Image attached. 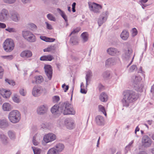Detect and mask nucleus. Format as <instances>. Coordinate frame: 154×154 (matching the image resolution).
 Wrapping results in <instances>:
<instances>
[{
  "label": "nucleus",
  "mask_w": 154,
  "mask_h": 154,
  "mask_svg": "<svg viewBox=\"0 0 154 154\" xmlns=\"http://www.w3.org/2000/svg\"><path fill=\"white\" fill-rule=\"evenodd\" d=\"M51 112L54 115L60 113H63L64 115H74L75 113V112L71 107L70 104L67 101L60 103L59 106L55 105L51 108Z\"/></svg>",
  "instance_id": "1"
},
{
  "label": "nucleus",
  "mask_w": 154,
  "mask_h": 154,
  "mask_svg": "<svg viewBox=\"0 0 154 154\" xmlns=\"http://www.w3.org/2000/svg\"><path fill=\"white\" fill-rule=\"evenodd\" d=\"M123 97L121 102L124 106L128 107L130 103L137 100L138 98L137 93L132 90H127L124 91Z\"/></svg>",
  "instance_id": "2"
},
{
  "label": "nucleus",
  "mask_w": 154,
  "mask_h": 154,
  "mask_svg": "<svg viewBox=\"0 0 154 154\" xmlns=\"http://www.w3.org/2000/svg\"><path fill=\"white\" fill-rule=\"evenodd\" d=\"M8 118L9 120L13 123H16L19 122L21 119V114L18 110H13L9 112Z\"/></svg>",
  "instance_id": "3"
},
{
  "label": "nucleus",
  "mask_w": 154,
  "mask_h": 154,
  "mask_svg": "<svg viewBox=\"0 0 154 154\" xmlns=\"http://www.w3.org/2000/svg\"><path fill=\"white\" fill-rule=\"evenodd\" d=\"M4 50L7 52L11 51L14 49V44L13 40L11 39H7L3 44Z\"/></svg>",
  "instance_id": "4"
},
{
  "label": "nucleus",
  "mask_w": 154,
  "mask_h": 154,
  "mask_svg": "<svg viewBox=\"0 0 154 154\" xmlns=\"http://www.w3.org/2000/svg\"><path fill=\"white\" fill-rule=\"evenodd\" d=\"M23 37L30 42H33L36 41L35 37L32 32L29 31L24 30L22 31Z\"/></svg>",
  "instance_id": "5"
},
{
  "label": "nucleus",
  "mask_w": 154,
  "mask_h": 154,
  "mask_svg": "<svg viewBox=\"0 0 154 154\" xmlns=\"http://www.w3.org/2000/svg\"><path fill=\"white\" fill-rule=\"evenodd\" d=\"M48 109V106L47 104H44L38 107L36 109V112L38 115H43L47 113Z\"/></svg>",
  "instance_id": "6"
},
{
  "label": "nucleus",
  "mask_w": 154,
  "mask_h": 154,
  "mask_svg": "<svg viewBox=\"0 0 154 154\" xmlns=\"http://www.w3.org/2000/svg\"><path fill=\"white\" fill-rule=\"evenodd\" d=\"M152 142L151 138L146 135L143 136L142 138V144L145 148H148L150 146Z\"/></svg>",
  "instance_id": "7"
},
{
  "label": "nucleus",
  "mask_w": 154,
  "mask_h": 154,
  "mask_svg": "<svg viewBox=\"0 0 154 154\" xmlns=\"http://www.w3.org/2000/svg\"><path fill=\"white\" fill-rule=\"evenodd\" d=\"M88 4L91 11L97 14L100 12V10L102 8L101 5L94 2L91 3H88Z\"/></svg>",
  "instance_id": "8"
},
{
  "label": "nucleus",
  "mask_w": 154,
  "mask_h": 154,
  "mask_svg": "<svg viewBox=\"0 0 154 154\" xmlns=\"http://www.w3.org/2000/svg\"><path fill=\"white\" fill-rule=\"evenodd\" d=\"M9 13L8 10L5 8L3 9L0 13V21L5 22L8 19Z\"/></svg>",
  "instance_id": "9"
},
{
  "label": "nucleus",
  "mask_w": 154,
  "mask_h": 154,
  "mask_svg": "<svg viewBox=\"0 0 154 154\" xmlns=\"http://www.w3.org/2000/svg\"><path fill=\"white\" fill-rule=\"evenodd\" d=\"M44 68L45 74L48 77V79L51 80L52 76V69L51 66L49 65H45Z\"/></svg>",
  "instance_id": "10"
},
{
  "label": "nucleus",
  "mask_w": 154,
  "mask_h": 154,
  "mask_svg": "<svg viewBox=\"0 0 154 154\" xmlns=\"http://www.w3.org/2000/svg\"><path fill=\"white\" fill-rule=\"evenodd\" d=\"M56 139L55 134L53 133H49L44 136L43 140L46 143H48Z\"/></svg>",
  "instance_id": "11"
},
{
  "label": "nucleus",
  "mask_w": 154,
  "mask_h": 154,
  "mask_svg": "<svg viewBox=\"0 0 154 154\" xmlns=\"http://www.w3.org/2000/svg\"><path fill=\"white\" fill-rule=\"evenodd\" d=\"M43 89L40 86H35L33 88L32 94L35 97L39 96L43 92Z\"/></svg>",
  "instance_id": "12"
},
{
  "label": "nucleus",
  "mask_w": 154,
  "mask_h": 154,
  "mask_svg": "<svg viewBox=\"0 0 154 154\" xmlns=\"http://www.w3.org/2000/svg\"><path fill=\"white\" fill-rule=\"evenodd\" d=\"M108 14V12L106 11L102 12L100 15L98 20V23L99 26H101L106 21L107 18V15Z\"/></svg>",
  "instance_id": "13"
},
{
  "label": "nucleus",
  "mask_w": 154,
  "mask_h": 154,
  "mask_svg": "<svg viewBox=\"0 0 154 154\" xmlns=\"http://www.w3.org/2000/svg\"><path fill=\"white\" fill-rule=\"evenodd\" d=\"M107 53L112 56L118 55L120 54V51L117 49L111 47L108 48L106 51Z\"/></svg>",
  "instance_id": "14"
},
{
  "label": "nucleus",
  "mask_w": 154,
  "mask_h": 154,
  "mask_svg": "<svg viewBox=\"0 0 154 154\" xmlns=\"http://www.w3.org/2000/svg\"><path fill=\"white\" fill-rule=\"evenodd\" d=\"M32 55V52L29 50H26L22 51L20 54V56L23 58H28Z\"/></svg>",
  "instance_id": "15"
},
{
  "label": "nucleus",
  "mask_w": 154,
  "mask_h": 154,
  "mask_svg": "<svg viewBox=\"0 0 154 154\" xmlns=\"http://www.w3.org/2000/svg\"><path fill=\"white\" fill-rule=\"evenodd\" d=\"M65 124L66 128L69 129H73L74 127L73 121L71 119H66L65 120Z\"/></svg>",
  "instance_id": "16"
},
{
  "label": "nucleus",
  "mask_w": 154,
  "mask_h": 154,
  "mask_svg": "<svg viewBox=\"0 0 154 154\" xmlns=\"http://www.w3.org/2000/svg\"><path fill=\"white\" fill-rule=\"evenodd\" d=\"M11 94L10 90H6L5 89H0V94L4 98H9Z\"/></svg>",
  "instance_id": "17"
},
{
  "label": "nucleus",
  "mask_w": 154,
  "mask_h": 154,
  "mask_svg": "<svg viewBox=\"0 0 154 154\" xmlns=\"http://www.w3.org/2000/svg\"><path fill=\"white\" fill-rule=\"evenodd\" d=\"M95 122L99 126H103L105 124L103 117L100 116H98L95 118Z\"/></svg>",
  "instance_id": "18"
},
{
  "label": "nucleus",
  "mask_w": 154,
  "mask_h": 154,
  "mask_svg": "<svg viewBox=\"0 0 154 154\" xmlns=\"http://www.w3.org/2000/svg\"><path fill=\"white\" fill-rule=\"evenodd\" d=\"M52 148L55 149L57 151V152L60 154L63 150L64 148V146L62 143H59L57 144Z\"/></svg>",
  "instance_id": "19"
},
{
  "label": "nucleus",
  "mask_w": 154,
  "mask_h": 154,
  "mask_svg": "<svg viewBox=\"0 0 154 154\" xmlns=\"http://www.w3.org/2000/svg\"><path fill=\"white\" fill-rule=\"evenodd\" d=\"M142 80L141 77L133 75L131 78V81L133 82V85L138 84Z\"/></svg>",
  "instance_id": "20"
},
{
  "label": "nucleus",
  "mask_w": 154,
  "mask_h": 154,
  "mask_svg": "<svg viewBox=\"0 0 154 154\" xmlns=\"http://www.w3.org/2000/svg\"><path fill=\"white\" fill-rule=\"evenodd\" d=\"M2 109L4 111H9L12 109L11 104L8 103H5L2 105Z\"/></svg>",
  "instance_id": "21"
},
{
  "label": "nucleus",
  "mask_w": 154,
  "mask_h": 154,
  "mask_svg": "<svg viewBox=\"0 0 154 154\" xmlns=\"http://www.w3.org/2000/svg\"><path fill=\"white\" fill-rule=\"evenodd\" d=\"M129 36V32L126 30H123L121 33L120 37L122 39L126 40Z\"/></svg>",
  "instance_id": "22"
},
{
  "label": "nucleus",
  "mask_w": 154,
  "mask_h": 154,
  "mask_svg": "<svg viewBox=\"0 0 154 154\" xmlns=\"http://www.w3.org/2000/svg\"><path fill=\"white\" fill-rule=\"evenodd\" d=\"M8 126V121L5 119H0V128H4Z\"/></svg>",
  "instance_id": "23"
},
{
  "label": "nucleus",
  "mask_w": 154,
  "mask_h": 154,
  "mask_svg": "<svg viewBox=\"0 0 154 154\" xmlns=\"http://www.w3.org/2000/svg\"><path fill=\"white\" fill-rule=\"evenodd\" d=\"M132 50L131 49H129L127 51H125L123 55V57L126 60H128L132 54Z\"/></svg>",
  "instance_id": "24"
},
{
  "label": "nucleus",
  "mask_w": 154,
  "mask_h": 154,
  "mask_svg": "<svg viewBox=\"0 0 154 154\" xmlns=\"http://www.w3.org/2000/svg\"><path fill=\"white\" fill-rule=\"evenodd\" d=\"M99 99L102 102H106L108 100V96L105 93L102 92L100 96Z\"/></svg>",
  "instance_id": "25"
},
{
  "label": "nucleus",
  "mask_w": 154,
  "mask_h": 154,
  "mask_svg": "<svg viewBox=\"0 0 154 154\" xmlns=\"http://www.w3.org/2000/svg\"><path fill=\"white\" fill-rule=\"evenodd\" d=\"M11 18L12 20L15 22L18 21L20 19L19 15L17 13L13 14L11 15Z\"/></svg>",
  "instance_id": "26"
},
{
  "label": "nucleus",
  "mask_w": 154,
  "mask_h": 154,
  "mask_svg": "<svg viewBox=\"0 0 154 154\" xmlns=\"http://www.w3.org/2000/svg\"><path fill=\"white\" fill-rule=\"evenodd\" d=\"M116 63V60L113 58H109L106 60L105 62L106 66L113 65Z\"/></svg>",
  "instance_id": "27"
},
{
  "label": "nucleus",
  "mask_w": 154,
  "mask_h": 154,
  "mask_svg": "<svg viewBox=\"0 0 154 154\" xmlns=\"http://www.w3.org/2000/svg\"><path fill=\"white\" fill-rule=\"evenodd\" d=\"M57 11L62 17L64 19L65 21L66 22H67L68 21L67 16L65 14L64 12L59 8L57 9Z\"/></svg>",
  "instance_id": "28"
},
{
  "label": "nucleus",
  "mask_w": 154,
  "mask_h": 154,
  "mask_svg": "<svg viewBox=\"0 0 154 154\" xmlns=\"http://www.w3.org/2000/svg\"><path fill=\"white\" fill-rule=\"evenodd\" d=\"M40 38L41 40L47 42H52L54 41L55 40V38H51L45 36H40Z\"/></svg>",
  "instance_id": "29"
},
{
  "label": "nucleus",
  "mask_w": 154,
  "mask_h": 154,
  "mask_svg": "<svg viewBox=\"0 0 154 154\" xmlns=\"http://www.w3.org/2000/svg\"><path fill=\"white\" fill-rule=\"evenodd\" d=\"M135 89L137 91L140 92L142 91L143 88V85L140 83L138 84H136L134 85Z\"/></svg>",
  "instance_id": "30"
},
{
  "label": "nucleus",
  "mask_w": 154,
  "mask_h": 154,
  "mask_svg": "<svg viewBox=\"0 0 154 154\" xmlns=\"http://www.w3.org/2000/svg\"><path fill=\"white\" fill-rule=\"evenodd\" d=\"M70 43L72 45H75L78 44V39L76 36H72L70 38Z\"/></svg>",
  "instance_id": "31"
},
{
  "label": "nucleus",
  "mask_w": 154,
  "mask_h": 154,
  "mask_svg": "<svg viewBox=\"0 0 154 154\" xmlns=\"http://www.w3.org/2000/svg\"><path fill=\"white\" fill-rule=\"evenodd\" d=\"M0 138L1 141L5 144H6L8 143L7 138V137L3 134L0 135Z\"/></svg>",
  "instance_id": "32"
},
{
  "label": "nucleus",
  "mask_w": 154,
  "mask_h": 154,
  "mask_svg": "<svg viewBox=\"0 0 154 154\" xmlns=\"http://www.w3.org/2000/svg\"><path fill=\"white\" fill-rule=\"evenodd\" d=\"M13 101L15 103H19L20 102V97L19 95L14 94L12 97Z\"/></svg>",
  "instance_id": "33"
},
{
  "label": "nucleus",
  "mask_w": 154,
  "mask_h": 154,
  "mask_svg": "<svg viewBox=\"0 0 154 154\" xmlns=\"http://www.w3.org/2000/svg\"><path fill=\"white\" fill-rule=\"evenodd\" d=\"M92 76V72L90 71H88L86 74V86L88 85V82Z\"/></svg>",
  "instance_id": "34"
},
{
  "label": "nucleus",
  "mask_w": 154,
  "mask_h": 154,
  "mask_svg": "<svg viewBox=\"0 0 154 154\" xmlns=\"http://www.w3.org/2000/svg\"><path fill=\"white\" fill-rule=\"evenodd\" d=\"M55 49L56 47L54 45H51L48 47L44 49V52H49L52 51L54 50Z\"/></svg>",
  "instance_id": "35"
},
{
  "label": "nucleus",
  "mask_w": 154,
  "mask_h": 154,
  "mask_svg": "<svg viewBox=\"0 0 154 154\" xmlns=\"http://www.w3.org/2000/svg\"><path fill=\"white\" fill-rule=\"evenodd\" d=\"M35 82L37 84H40L43 80L42 77V76L39 75L35 77Z\"/></svg>",
  "instance_id": "36"
},
{
  "label": "nucleus",
  "mask_w": 154,
  "mask_h": 154,
  "mask_svg": "<svg viewBox=\"0 0 154 154\" xmlns=\"http://www.w3.org/2000/svg\"><path fill=\"white\" fill-rule=\"evenodd\" d=\"M8 135L11 139H14L15 137V133L13 131H9L8 132Z\"/></svg>",
  "instance_id": "37"
},
{
  "label": "nucleus",
  "mask_w": 154,
  "mask_h": 154,
  "mask_svg": "<svg viewBox=\"0 0 154 154\" xmlns=\"http://www.w3.org/2000/svg\"><path fill=\"white\" fill-rule=\"evenodd\" d=\"M110 72L109 71H106L103 72L102 76L104 79H108L110 77Z\"/></svg>",
  "instance_id": "38"
},
{
  "label": "nucleus",
  "mask_w": 154,
  "mask_h": 154,
  "mask_svg": "<svg viewBox=\"0 0 154 154\" xmlns=\"http://www.w3.org/2000/svg\"><path fill=\"white\" fill-rule=\"evenodd\" d=\"M47 154H59L55 149L52 148L50 149L48 151Z\"/></svg>",
  "instance_id": "39"
},
{
  "label": "nucleus",
  "mask_w": 154,
  "mask_h": 154,
  "mask_svg": "<svg viewBox=\"0 0 154 154\" xmlns=\"http://www.w3.org/2000/svg\"><path fill=\"white\" fill-rule=\"evenodd\" d=\"M98 108L99 111L103 112V113L104 114L105 116H106V113L104 107L102 105H100L98 106Z\"/></svg>",
  "instance_id": "40"
},
{
  "label": "nucleus",
  "mask_w": 154,
  "mask_h": 154,
  "mask_svg": "<svg viewBox=\"0 0 154 154\" xmlns=\"http://www.w3.org/2000/svg\"><path fill=\"white\" fill-rule=\"evenodd\" d=\"M81 35L84 42H85L87 41L88 37L87 33L86 32L83 33Z\"/></svg>",
  "instance_id": "41"
},
{
  "label": "nucleus",
  "mask_w": 154,
  "mask_h": 154,
  "mask_svg": "<svg viewBox=\"0 0 154 154\" xmlns=\"http://www.w3.org/2000/svg\"><path fill=\"white\" fill-rule=\"evenodd\" d=\"M47 18L50 20L55 21L56 20L55 17L51 14H49L47 15Z\"/></svg>",
  "instance_id": "42"
},
{
  "label": "nucleus",
  "mask_w": 154,
  "mask_h": 154,
  "mask_svg": "<svg viewBox=\"0 0 154 154\" xmlns=\"http://www.w3.org/2000/svg\"><path fill=\"white\" fill-rule=\"evenodd\" d=\"M134 142V140H132L131 141V142L125 148V151H126V152L125 151V152H127V151L128 150H129L130 149V148L132 147L133 146V143Z\"/></svg>",
  "instance_id": "43"
},
{
  "label": "nucleus",
  "mask_w": 154,
  "mask_h": 154,
  "mask_svg": "<svg viewBox=\"0 0 154 154\" xmlns=\"http://www.w3.org/2000/svg\"><path fill=\"white\" fill-rule=\"evenodd\" d=\"M5 30L9 32H17V30L14 28H8L5 29Z\"/></svg>",
  "instance_id": "44"
},
{
  "label": "nucleus",
  "mask_w": 154,
  "mask_h": 154,
  "mask_svg": "<svg viewBox=\"0 0 154 154\" xmlns=\"http://www.w3.org/2000/svg\"><path fill=\"white\" fill-rule=\"evenodd\" d=\"M5 81L6 82H7L9 85H10L14 86L15 85V82L12 80H10L8 79H5Z\"/></svg>",
  "instance_id": "45"
},
{
  "label": "nucleus",
  "mask_w": 154,
  "mask_h": 154,
  "mask_svg": "<svg viewBox=\"0 0 154 154\" xmlns=\"http://www.w3.org/2000/svg\"><path fill=\"white\" fill-rule=\"evenodd\" d=\"M81 90L80 92L82 94H85L87 93L85 89L83 88V87H84V84L83 82H82L81 84Z\"/></svg>",
  "instance_id": "46"
},
{
  "label": "nucleus",
  "mask_w": 154,
  "mask_h": 154,
  "mask_svg": "<svg viewBox=\"0 0 154 154\" xmlns=\"http://www.w3.org/2000/svg\"><path fill=\"white\" fill-rule=\"evenodd\" d=\"M132 34L133 37H134L137 34V31L135 28H133L132 29Z\"/></svg>",
  "instance_id": "47"
},
{
  "label": "nucleus",
  "mask_w": 154,
  "mask_h": 154,
  "mask_svg": "<svg viewBox=\"0 0 154 154\" xmlns=\"http://www.w3.org/2000/svg\"><path fill=\"white\" fill-rule=\"evenodd\" d=\"M42 128L44 130L49 129V125L47 123L42 124L41 125Z\"/></svg>",
  "instance_id": "48"
},
{
  "label": "nucleus",
  "mask_w": 154,
  "mask_h": 154,
  "mask_svg": "<svg viewBox=\"0 0 154 154\" xmlns=\"http://www.w3.org/2000/svg\"><path fill=\"white\" fill-rule=\"evenodd\" d=\"M3 1L5 3L12 4L14 3L16 0H3Z\"/></svg>",
  "instance_id": "49"
},
{
  "label": "nucleus",
  "mask_w": 154,
  "mask_h": 154,
  "mask_svg": "<svg viewBox=\"0 0 154 154\" xmlns=\"http://www.w3.org/2000/svg\"><path fill=\"white\" fill-rule=\"evenodd\" d=\"M46 61H51L54 59V57L50 55H46Z\"/></svg>",
  "instance_id": "50"
},
{
  "label": "nucleus",
  "mask_w": 154,
  "mask_h": 154,
  "mask_svg": "<svg viewBox=\"0 0 154 154\" xmlns=\"http://www.w3.org/2000/svg\"><path fill=\"white\" fill-rule=\"evenodd\" d=\"M2 57L5 59H6L8 60H11L13 58V56L12 55L8 56H3Z\"/></svg>",
  "instance_id": "51"
},
{
  "label": "nucleus",
  "mask_w": 154,
  "mask_h": 154,
  "mask_svg": "<svg viewBox=\"0 0 154 154\" xmlns=\"http://www.w3.org/2000/svg\"><path fill=\"white\" fill-rule=\"evenodd\" d=\"M137 69V67L136 65H132L129 69V72H132L134 70Z\"/></svg>",
  "instance_id": "52"
},
{
  "label": "nucleus",
  "mask_w": 154,
  "mask_h": 154,
  "mask_svg": "<svg viewBox=\"0 0 154 154\" xmlns=\"http://www.w3.org/2000/svg\"><path fill=\"white\" fill-rule=\"evenodd\" d=\"M53 101L54 102H57L60 100V98L57 96H55L53 97Z\"/></svg>",
  "instance_id": "53"
},
{
  "label": "nucleus",
  "mask_w": 154,
  "mask_h": 154,
  "mask_svg": "<svg viewBox=\"0 0 154 154\" xmlns=\"http://www.w3.org/2000/svg\"><path fill=\"white\" fill-rule=\"evenodd\" d=\"M62 88H63L64 92H66L69 89V86L68 85H66L64 84L62 85Z\"/></svg>",
  "instance_id": "54"
},
{
  "label": "nucleus",
  "mask_w": 154,
  "mask_h": 154,
  "mask_svg": "<svg viewBox=\"0 0 154 154\" xmlns=\"http://www.w3.org/2000/svg\"><path fill=\"white\" fill-rule=\"evenodd\" d=\"M19 92L20 94L23 96H25L26 95V92L24 91L23 89L21 88L20 89Z\"/></svg>",
  "instance_id": "55"
},
{
  "label": "nucleus",
  "mask_w": 154,
  "mask_h": 154,
  "mask_svg": "<svg viewBox=\"0 0 154 154\" xmlns=\"http://www.w3.org/2000/svg\"><path fill=\"white\" fill-rule=\"evenodd\" d=\"M4 70L2 67L0 66V79H2L3 75Z\"/></svg>",
  "instance_id": "56"
},
{
  "label": "nucleus",
  "mask_w": 154,
  "mask_h": 154,
  "mask_svg": "<svg viewBox=\"0 0 154 154\" xmlns=\"http://www.w3.org/2000/svg\"><path fill=\"white\" fill-rule=\"evenodd\" d=\"M35 137L34 136L33 137L32 141L33 144L35 146H36L38 145V143L35 140Z\"/></svg>",
  "instance_id": "57"
},
{
  "label": "nucleus",
  "mask_w": 154,
  "mask_h": 154,
  "mask_svg": "<svg viewBox=\"0 0 154 154\" xmlns=\"http://www.w3.org/2000/svg\"><path fill=\"white\" fill-rule=\"evenodd\" d=\"M80 28L78 27L77 28L75 29H74L72 32L71 34H75L76 33H78L80 30Z\"/></svg>",
  "instance_id": "58"
},
{
  "label": "nucleus",
  "mask_w": 154,
  "mask_h": 154,
  "mask_svg": "<svg viewBox=\"0 0 154 154\" xmlns=\"http://www.w3.org/2000/svg\"><path fill=\"white\" fill-rule=\"evenodd\" d=\"M47 26V28L49 30H51L52 29V27L51 25L49 24L47 22H45Z\"/></svg>",
  "instance_id": "59"
},
{
  "label": "nucleus",
  "mask_w": 154,
  "mask_h": 154,
  "mask_svg": "<svg viewBox=\"0 0 154 154\" xmlns=\"http://www.w3.org/2000/svg\"><path fill=\"white\" fill-rule=\"evenodd\" d=\"M6 25L5 24L0 23V28H5L6 27Z\"/></svg>",
  "instance_id": "60"
},
{
  "label": "nucleus",
  "mask_w": 154,
  "mask_h": 154,
  "mask_svg": "<svg viewBox=\"0 0 154 154\" xmlns=\"http://www.w3.org/2000/svg\"><path fill=\"white\" fill-rule=\"evenodd\" d=\"M40 59L41 61H46V55L42 56L40 57Z\"/></svg>",
  "instance_id": "61"
},
{
  "label": "nucleus",
  "mask_w": 154,
  "mask_h": 154,
  "mask_svg": "<svg viewBox=\"0 0 154 154\" xmlns=\"http://www.w3.org/2000/svg\"><path fill=\"white\" fill-rule=\"evenodd\" d=\"M30 25L32 29H35L36 28V26L35 24L33 23H31Z\"/></svg>",
  "instance_id": "62"
},
{
  "label": "nucleus",
  "mask_w": 154,
  "mask_h": 154,
  "mask_svg": "<svg viewBox=\"0 0 154 154\" xmlns=\"http://www.w3.org/2000/svg\"><path fill=\"white\" fill-rule=\"evenodd\" d=\"M138 154H147V153L146 152L142 151H140L138 153Z\"/></svg>",
  "instance_id": "63"
},
{
  "label": "nucleus",
  "mask_w": 154,
  "mask_h": 154,
  "mask_svg": "<svg viewBox=\"0 0 154 154\" xmlns=\"http://www.w3.org/2000/svg\"><path fill=\"white\" fill-rule=\"evenodd\" d=\"M151 91L154 94V84L152 86Z\"/></svg>",
  "instance_id": "64"
}]
</instances>
